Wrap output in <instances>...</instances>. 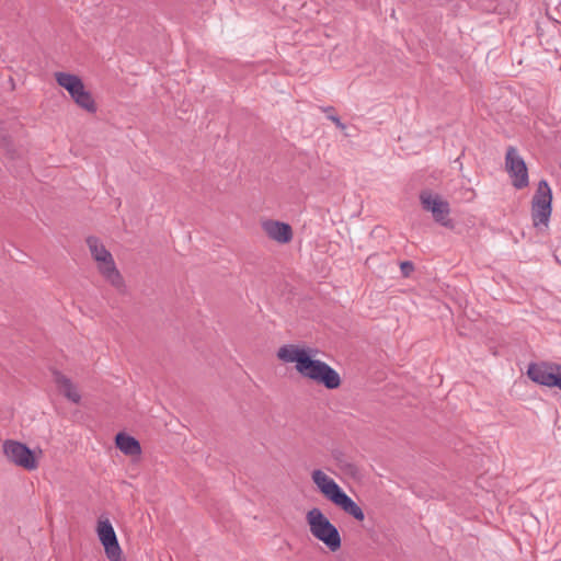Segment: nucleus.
<instances>
[{
	"instance_id": "nucleus-1",
	"label": "nucleus",
	"mask_w": 561,
	"mask_h": 561,
	"mask_svg": "<svg viewBox=\"0 0 561 561\" xmlns=\"http://www.w3.org/2000/svg\"><path fill=\"white\" fill-rule=\"evenodd\" d=\"M314 353L312 348L286 344L278 348L277 357L286 364L295 363V368L301 377L323 385L328 389L339 388L341 385L339 373L325 362L312 358Z\"/></svg>"
},
{
	"instance_id": "nucleus-2",
	"label": "nucleus",
	"mask_w": 561,
	"mask_h": 561,
	"mask_svg": "<svg viewBox=\"0 0 561 561\" xmlns=\"http://www.w3.org/2000/svg\"><path fill=\"white\" fill-rule=\"evenodd\" d=\"M312 482L316 484L319 492L336 507L342 510L345 514L352 516L358 522L365 519V514L362 507L354 502L343 489L324 471L316 469L311 472Z\"/></svg>"
},
{
	"instance_id": "nucleus-3",
	"label": "nucleus",
	"mask_w": 561,
	"mask_h": 561,
	"mask_svg": "<svg viewBox=\"0 0 561 561\" xmlns=\"http://www.w3.org/2000/svg\"><path fill=\"white\" fill-rule=\"evenodd\" d=\"M306 522L310 534L323 542L325 547L335 552L341 548L342 539L337 528L318 507H312L306 514Z\"/></svg>"
},
{
	"instance_id": "nucleus-4",
	"label": "nucleus",
	"mask_w": 561,
	"mask_h": 561,
	"mask_svg": "<svg viewBox=\"0 0 561 561\" xmlns=\"http://www.w3.org/2000/svg\"><path fill=\"white\" fill-rule=\"evenodd\" d=\"M551 203V188L546 180H541L531 201V218L535 227L548 225L552 210Z\"/></svg>"
},
{
	"instance_id": "nucleus-5",
	"label": "nucleus",
	"mask_w": 561,
	"mask_h": 561,
	"mask_svg": "<svg viewBox=\"0 0 561 561\" xmlns=\"http://www.w3.org/2000/svg\"><path fill=\"white\" fill-rule=\"evenodd\" d=\"M96 535L104 548L108 561H125L116 533L106 517H100L96 525Z\"/></svg>"
},
{
	"instance_id": "nucleus-6",
	"label": "nucleus",
	"mask_w": 561,
	"mask_h": 561,
	"mask_svg": "<svg viewBox=\"0 0 561 561\" xmlns=\"http://www.w3.org/2000/svg\"><path fill=\"white\" fill-rule=\"evenodd\" d=\"M528 377L536 383L546 387H561V365L549 362L529 364Z\"/></svg>"
},
{
	"instance_id": "nucleus-7",
	"label": "nucleus",
	"mask_w": 561,
	"mask_h": 561,
	"mask_svg": "<svg viewBox=\"0 0 561 561\" xmlns=\"http://www.w3.org/2000/svg\"><path fill=\"white\" fill-rule=\"evenodd\" d=\"M3 454L7 459L25 470H35L38 466L34 453L24 444L8 439L3 443Z\"/></svg>"
},
{
	"instance_id": "nucleus-8",
	"label": "nucleus",
	"mask_w": 561,
	"mask_h": 561,
	"mask_svg": "<svg viewBox=\"0 0 561 561\" xmlns=\"http://www.w3.org/2000/svg\"><path fill=\"white\" fill-rule=\"evenodd\" d=\"M420 202L422 207L432 214L436 222L444 227L451 225V220L449 219V203L443 199L438 194H433L431 191H423L420 194Z\"/></svg>"
},
{
	"instance_id": "nucleus-9",
	"label": "nucleus",
	"mask_w": 561,
	"mask_h": 561,
	"mask_svg": "<svg viewBox=\"0 0 561 561\" xmlns=\"http://www.w3.org/2000/svg\"><path fill=\"white\" fill-rule=\"evenodd\" d=\"M505 168L512 178L513 185L516 188H523L528 185L526 163L514 147H508L506 150Z\"/></svg>"
},
{
	"instance_id": "nucleus-10",
	"label": "nucleus",
	"mask_w": 561,
	"mask_h": 561,
	"mask_svg": "<svg viewBox=\"0 0 561 561\" xmlns=\"http://www.w3.org/2000/svg\"><path fill=\"white\" fill-rule=\"evenodd\" d=\"M265 234L273 241L286 244L293 240L291 227L283 221L266 219L261 222Z\"/></svg>"
},
{
	"instance_id": "nucleus-11",
	"label": "nucleus",
	"mask_w": 561,
	"mask_h": 561,
	"mask_svg": "<svg viewBox=\"0 0 561 561\" xmlns=\"http://www.w3.org/2000/svg\"><path fill=\"white\" fill-rule=\"evenodd\" d=\"M96 268L104 278V280L112 285L115 289H117L118 291H123L125 289L124 278L118 268L116 267L112 254L108 257L99 261L96 263Z\"/></svg>"
},
{
	"instance_id": "nucleus-12",
	"label": "nucleus",
	"mask_w": 561,
	"mask_h": 561,
	"mask_svg": "<svg viewBox=\"0 0 561 561\" xmlns=\"http://www.w3.org/2000/svg\"><path fill=\"white\" fill-rule=\"evenodd\" d=\"M54 77L56 82L70 94L71 99L85 89L81 78L77 75L59 71L55 72Z\"/></svg>"
},
{
	"instance_id": "nucleus-13",
	"label": "nucleus",
	"mask_w": 561,
	"mask_h": 561,
	"mask_svg": "<svg viewBox=\"0 0 561 561\" xmlns=\"http://www.w3.org/2000/svg\"><path fill=\"white\" fill-rule=\"evenodd\" d=\"M115 443L116 447L126 456L139 457L141 454L139 442L125 433H118Z\"/></svg>"
},
{
	"instance_id": "nucleus-14",
	"label": "nucleus",
	"mask_w": 561,
	"mask_h": 561,
	"mask_svg": "<svg viewBox=\"0 0 561 561\" xmlns=\"http://www.w3.org/2000/svg\"><path fill=\"white\" fill-rule=\"evenodd\" d=\"M54 381L64 396L73 403H79L81 396L69 378L58 371H54Z\"/></svg>"
},
{
	"instance_id": "nucleus-15",
	"label": "nucleus",
	"mask_w": 561,
	"mask_h": 561,
	"mask_svg": "<svg viewBox=\"0 0 561 561\" xmlns=\"http://www.w3.org/2000/svg\"><path fill=\"white\" fill-rule=\"evenodd\" d=\"M87 245L95 263L112 254L96 237H88Z\"/></svg>"
},
{
	"instance_id": "nucleus-16",
	"label": "nucleus",
	"mask_w": 561,
	"mask_h": 561,
	"mask_svg": "<svg viewBox=\"0 0 561 561\" xmlns=\"http://www.w3.org/2000/svg\"><path fill=\"white\" fill-rule=\"evenodd\" d=\"M73 102L80 106L81 108L85 110L89 113H95L96 112V104L92 96V94L84 89L81 91L76 98L72 99Z\"/></svg>"
},
{
	"instance_id": "nucleus-17",
	"label": "nucleus",
	"mask_w": 561,
	"mask_h": 561,
	"mask_svg": "<svg viewBox=\"0 0 561 561\" xmlns=\"http://www.w3.org/2000/svg\"><path fill=\"white\" fill-rule=\"evenodd\" d=\"M400 267L403 275L405 276H408L413 271V264L409 261L402 262Z\"/></svg>"
},
{
	"instance_id": "nucleus-18",
	"label": "nucleus",
	"mask_w": 561,
	"mask_h": 561,
	"mask_svg": "<svg viewBox=\"0 0 561 561\" xmlns=\"http://www.w3.org/2000/svg\"><path fill=\"white\" fill-rule=\"evenodd\" d=\"M328 118L331 119L339 129L344 130L346 128L345 124L342 123L336 115H328Z\"/></svg>"
}]
</instances>
